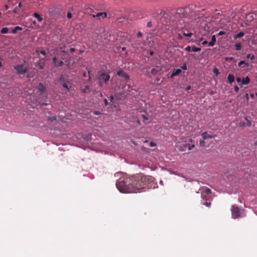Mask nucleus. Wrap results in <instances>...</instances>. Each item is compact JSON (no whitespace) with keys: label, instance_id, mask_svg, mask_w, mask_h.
<instances>
[{"label":"nucleus","instance_id":"obj_8","mask_svg":"<svg viewBox=\"0 0 257 257\" xmlns=\"http://www.w3.org/2000/svg\"><path fill=\"white\" fill-rule=\"evenodd\" d=\"M46 87L45 85L40 83L37 86L38 93L39 95L42 94L46 90Z\"/></svg>","mask_w":257,"mask_h":257},{"label":"nucleus","instance_id":"obj_22","mask_svg":"<svg viewBox=\"0 0 257 257\" xmlns=\"http://www.w3.org/2000/svg\"><path fill=\"white\" fill-rule=\"evenodd\" d=\"M68 82L67 81H65V82H64V83H63L62 84V86L63 88L66 89L67 91H69V88L68 86V85H67V83Z\"/></svg>","mask_w":257,"mask_h":257},{"label":"nucleus","instance_id":"obj_52","mask_svg":"<svg viewBox=\"0 0 257 257\" xmlns=\"http://www.w3.org/2000/svg\"><path fill=\"white\" fill-rule=\"evenodd\" d=\"M143 36V34L141 32H139L138 34H137V36L138 38H140V37H142Z\"/></svg>","mask_w":257,"mask_h":257},{"label":"nucleus","instance_id":"obj_46","mask_svg":"<svg viewBox=\"0 0 257 257\" xmlns=\"http://www.w3.org/2000/svg\"><path fill=\"white\" fill-rule=\"evenodd\" d=\"M152 26V22L151 21H149L147 23V27H149V28H150Z\"/></svg>","mask_w":257,"mask_h":257},{"label":"nucleus","instance_id":"obj_47","mask_svg":"<svg viewBox=\"0 0 257 257\" xmlns=\"http://www.w3.org/2000/svg\"><path fill=\"white\" fill-rule=\"evenodd\" d=\"M177 38L179 40H182L183 39V36L181 35V34H178L177 35Z\"/></svg>","mask_w":257,"mask_h":257},{"label":"nucleus","instance_id":"obj_24","mask_svg":"<svg viewBox=\"0 0 257 257\" xmlns=\"http://www.w3.org/2000/svg\"><path fill=\"white\" fill-rule=\"evenodd\" d=\"M48 119L49 121L53 122L54 121L56 120L57 117L56 116H52L49 117Z\"/></svg>","mask_w":257,"mask_h":257},{"label":"nucleus","instance_id":"obj_9","mask_svg":"<svg viewBox=\"0 0 257 257\" xmlns=\"http://www.w3.org/2000/svg\"><path fill=\"white\" fill-rule=\"evenodd\" d=\"M92 16L94 18L97 17L99 19H100L101 17H102V19H104L107 17V14L105 12H100L97 13L96 15H93Z\"/></svg>","mask_w":257,"mask_h":257},{"label":"nucleus","instance_id":"obj_5","mask_svg":"<svg viewBox=\"0 0 257 257\" xmlns=\"http://www.w3.org/2000/svg\"><path fill=\"white\" fill-rule=\"evenodd\" d=\"M56 51H57V55L61 56L62 60H64L66 58V56L68 54L66 53V51L64 47H59L57 48Z\"/></svg>","mask_w":257,"mask_h":257},{"label":"nucleus","instance_id":"obj_58","mask_svg":"<svg viewBox=\"0 0 257 257\" xmlns=\"http://www.w3.org/2000/svg\"><path fill=\"white\" fill-rule=\"evenodd\" d=\"M113 99H114L113 96L112 95H110L109 97V99H110V101H112Z\"/></svg>","mask_w":257,"mask_h":257},{"label":"nucleus","instance_id":"obj_53","mask_svg":"<svg viewBox=\"0 0 257 257\" xmlns=\"http://www.w3.org/2000/svg\"><path fill=\"white\" fill-rule=\"evenodd\" d=\"M236 80L237 81V83H239L241 82V79L240 77H237L236 79Z\"/></svg>","mask_w":257,"mask_h":257},{"label":"nucleus","instance_id":"obj_35","mask_svg":"<svg viewBox=\"0 0 257 257\" xmlns=\"http://www.w3.org/2000/svg\"><path fill=\"white\" fill-rule=\"evenodd\" d=\"M204 192H205L206 194H210L211 193V190L208 188H206L204 189Z\"/></svg>","mask_w":257,"mask_h":257},{"label":"nucleus","instance_id":"obj_45","mask_svg":"<svg viewBox=\"0 0 257 257\" xmlns=\"http://www.w3.org/2000/svg\"><path fill=\"white\" fill-rule=\"evenodd\" d=\"M67 17L68 19H71L72 18V14L70 12H68L67 14Z\"/></svg>","mask_w":257,"mask_h":257},{"label":"nucleus","instance_id":"obj_39","mask_svg":"<svg viewBox=\"0 0 257 257\" xmlns=\"http://www.w3.org/2000/svg\"><path fill=\"white\" fill-rule=\"evenodd\" d=\"M57 60V58L56 57H54L52 59L53 63L55 64V66H57L56 65V62Z\"/></svg>","mask_w":257,"mask_h":257},{"label":"nucleus","instance_id":"obj_56","mask_svg":"<svg viewBox=\"0 0 257 257\" xmlns=\"http://www.w3.org/2000/svg\"><path fill=\"white\" fill-rule=\"evenodd\" d=\"M239 125L240 126H244L245 125V123L244 122H240L239 123Z\"/></svg>","mask_w":257,"mask_h":257},{"label":"nucleus","instance_id":"obj_44","mask_svg":"<svg viewBox=\"0 0 257 257\" xmlns=\"http://www.w3.org/2000/svg\"><path fill=\"white\" fill-rule=\"evenodd\" d=\"M216 41L215 35H213L211 37V41H213L215 43Z\"/></svg>","mask_w":257,"mask_h":257},{"label":"nucleus","instance_id":"obj_16","mask_svg":"<svg viewBox=\"0 0 257 257\" xmlns=\"http://www.w3.org/2000/svg\"><path fill=\"white\" fill-rule=\"evenodd\" d=\"M91 136H92L91 134L89 133L88 134H86L85 136H84L83 137V139L84 140H85L86 141H89L91 140Z\"/></svg>","mask_w":257,"mask_h":257},{"label":"nucleus","instance_id":"obj_12","mask_svg":"<svg viewBox=\"0 0 257 257\" xmlns=\"http://www.w3.org/2000/svg\"><path fill=\"white\" fill-rule=\"evenodd\" d=\"M35 66L39 69H43L44 68V62H42V60H39L38 62L36 63Z\"/></svg>","mask_w":257,"mask_h":257},{"label":"nucleus","instance_id":"obj_61","mask_svg":"<svg viewBox=\"0 0 257 257\" xmlns=\"http://www.w3.org/2000/svg\"><path fill=\"white\" fill-rule=\"evenodd\" d=\"M245 97H246V98L247 100H248V99H249V97H248V94L247 93H246L245 94Z\"/></svg>","mask_w":257,"mask_h":257},{"label":"nucleus","instance_id":"obj_63","mask_svg":"<svg viewBox=\"0 0 257 257\" xmlns=\"http://www.w3.org/2000/svg\"><path fill=\"white\" fill-rule=\"evenodd\" d=\"M250 97H251L252 98H254V94H253V93L250 94Z\"/></svg>","mask_w":257,"mask_h":257},{"label":"nucleus","instance_id":"obj_30","mask_svg":"<svg viewBox=\"0 0 257 257\" xmlns=\"http://www.w3.org/2000/svg\"><path fill=\"white\" fill-rule=\"evenodd\" d=\"M36 52L37 53H40V54H42L43 55H45L46 54V53L45 50H36Z\"/></svg>","mask_w":257,"mask_h":257},{"label":"nucleus","instance_id":"obj_37","mask_svg":"<svg viewBox=\"0 0 257 257\" xmlns=\"http://www.w3.org/2000/svg\"><path fill=\"white\" fill-rule=\"evenodd\" d=\"M59 81H62L64 82L66 81L67 80H65V78L64 77V76L63 75H61L59 79Z\"/></svg>","mask_w":257,"mask_h":257},{"label":"nucleus","instance_id":"obj_38","mask_svg":"<svg viewBox=\"0 0 257 257\" xmlns=\"http://www.w3.org/2000/svg\"><path fill=\"white\" fill-rule=\"evenodd\" d=\"M225 60L226 61H232L233 60V57H225L224 58Z\"/></svg>","mask_w":257,"mask_h":257},{"label":"nucleus","instance_id":"obj_18","mask_svg":"<svg viewBox=\"0 0 257 257\" xmlns=\"http://www.w3.org/2000/svg\"><path fill=\"white\" fill-rule=\"evenodd\" d=\"M184 146L186 148H187L188 150H191L192 148L195 147L194 145H190L189 144H185Z\"/></svg>","mask_w":257,"mask_h":257},{"label":"nucleus","instance_id":"obj_49","mask_svg":"<svg viewBox=\"0 0 257 257\" xmlns=\"http://www.w3.org/2000/svg\"><path fill=\"white\" fill-rule=\"evenodd\" d=\"M63 65L64 62L62 60H61L59 63V65H57L56 66H62Z\"/></svg>","mask_w":257,"mask_h":257},{"label":"nucleus","instance_id":"obj_59","mask_svg":"<svg viewBox=\"0 0 257 257\" xmlns=\"http://www.w3.org/2000/svg\"><path fill=\"white\" fill-rule=\"evenodd\" d=\"M191 86H190V85H189V86H188L186 87V90H187V91H188V90H190V89H191Z\"/></svg>","mask_w":257,"mask_h":257},{"label":"nucleus","instance_id":"obj_50","mask_svg":"<svg viewBox=\"0 0 257 257\" xmlns=\"http://www.w3.org/2000/svg\"><path fill=\"white\" fill-rule=\"evenodd\" d=\"M225 34V32L224 31H220L219 33H218V35L219 36H222V35H223Z\"/></svg>","mask_w":257,"mask_h":257},{"label":"nucleus","instance_id":"obj_6","mask_svg":"<svg viewBox=\"0 0 257 257\" xmlns=\"http://www.w3.org/2000/svg\"><path fill=\"white\" fill-rule=\"evenodd\" d=\"M15 69L17 71L18 73L20 74H25L28 70L27 68H24V65H18L14 67Z\"/></svg>","mask_w":257,"mask_h":257},{"label":"nucleus","instance_id":"obj_64","mask_svg":"<svg viewBox=\"0 0 257 257\" xmlns=\"http://www.w3.org/2000/svg\"><path fill=\"white\" fill-rule=\"evenodd\" d=\"M149 53H150V55L152 56L154 54V52L153 51H150Z\"/></svg>","mask_w":257,"mask_h":257},{"label":"nucleus","instance_id":"obj_28","mask_svg":"<svg viewBox=\"0 0 257 257\" xmlns=\"http://www.w3.org/2000/svg\"><path fill=\"white\" fill-rule=\"evenodd\" d=\"M205 140H201L199 141V145L200 147H204L205 145Z\"/></svg>","mask_w":257,"mask_h":257},{"label":"nucleus","instance_id":"obj_21","mask_svg":"<svg viewBox=\"0 0 257 257\" xmlns=\"http://www.w3.org/2000/svg\"><path fill=\"white\" fill-rule=\"evenodd\" d=\"M201 48L200 47H196L195 46H193L192 47V52H199L201 51Z\"/></svg>","mask_w":257,"mask_h":257},{"label":"nucleus","instance_id":"obj_48","mask_svg":"<svg viewBox=\"0 0 257 257\" xmlns=\"http://www.w3.org/2000/svg\"><path fill=\"white\" fill-rule=\"evenodd\" d=\"M214 44H215V42L211 41L208 43L209 46L210 47L213 46L214 45Z\"/></svg>","mask_w":257,"mask_h":257},{"label":"nucleus","instance_id":"obj_43","mask_svg":"<svg viewBox=\"0 0 257 257\" xmlns=\"http://www.w3.org/2000/svg\"><path fill=\"white\" fill-rule=\"evenodd\" d=\"M156 146V144L153 142H151L150 143V146L151 147H155Z\"/></svg>","mask_w":257,"mask_h":257},{"label":"nucleus","instance_id":"obj_29","mask_svg":"<svg viewBox=\"0 0 257 257\" xmlns=\"http://www.w3.org/2000/svg\"><path fill=\"white\" fill-rule=\"evenodd\" d=\"M158 71L155 69V68H152V70H151V73L153 75H156L157 73H158Z\"/></svg>","mask_w":257,"mask_h":257},{"label":"nucleus","instance_id":"obj_60","mask_svg":"<svg viewBox=\"0 0 257 257\" xmlns=\"http://www.w3.org/2000/svg\"><path fill=\"white\" fill-rule=\"evenodd\" d=\"M208 43V42L207 41H204L202 43V44L203 45H205Z\"/></svg>","mask_w":257,"mask_h":257},{"label":"nucleus","instance_id":"obj_27","mask_svg":"<svg viewBox=\"0 0 257 257\" xmlns=\"http://www.w3.org/2000/svg\"><path fill=\"white\" fill-rule=\"evenodd\" d=\"M89 89V87L88 85H85L84 88L81 89V91L83 93H86Z\"/></svg>","mask_w":257,"mask_h":257},{"label":"nucleus","instance_id":"obj_7","mask_svg":"<svg viewBox=\"0 0 257 257\" xmlns=\"http://www.w3.org/2000/svg\"><path fill=\"white\" fill-rule=\"evenodd\" d=\"M117 75L124 78V79L126 81H128L130 79L129 75L122 70H119L117 71Z\"/></svg>","mask_w":257,"mask_h":257},{"label":"nucleus","instance_id":"obj_57","mask_svg":"<svg viewBox=\"0 0 257 257\" xmlns=\"http://www.w3.org/2000/svg\"><path fill=\"white\" fill-rule=\"evenodd\" d=\"M142 117L144 118V120H143L144 121H145V120L148 119V118L147 117H146L145 115H142Z\"/></svg>","mask_w":257,"mask_h":257},{"label":"nucleus","instance_id":"obj_17","mask_svg":"<svg viewBox=\"0 0 257 257\" xmlns=\"http://www.w3.org/2000/svg\"><path fill=\"white\" fill-rule=\"evenodd\" d=\"M244 35V33L240 32L238 33V34H236L234 36V39H239V38H241V37H242Z\"/></svg>","mask_w":257,"mask_h":257},{"label":"nucleus","instance_id":"obj_1","mask_svg":"<svg viewBox=\"0 0 257 257\" xmlns=\"http://www.w3.org/2000/svg\"><path fill=\"white\" fill-rule=\"evenodd\" d=\"M132 185L134 188V193L140 192L145 189L148 184L153 181V178L143 174H136L130 177Z\"/></svg>","mask_w":257,"mask_h":257},{"label":"nucleus","instance_id":"obj_14","mask_svg":"<svg viewBox=\"0 0 257 257\" xmlns=\"http://www.w3.org/2000/svg\"><path fill=\"white\" fill-rule=\"evenodd\" d=\"M227 79L228 82L230 84L232 83L234 81V76L233 75L229 74L228 75Z\"/></svg>","mask_w":257,"mask_h":257},{"label":"nucleus","instance_id":"obj_41","mask_svg":"<svg viewBox=\"0 0 257 257\" xmlns=\"http://www.w3.org/2000/svg\"><path fill=\"white\" fill-rule=\"evenodd\" d=\"M36 102H38V104H40L41 106H46V105H47L48 104V103H44V102L41 103L40 101L38 102L37 100H36Z\"/></svg>","mask_w":257,"mask_h":257},{"label":"nucleus","instance_id":"obj_54","mask_svg":"<svg viewBox=\"0 0 257 257\" xmlns=\"http://www.w3.org/2000/svg\"><path fill=\"white\" fill-rule=\"evenodd\" d=\"M104 104H105V105L106 106V105H107L108 104V101H107V99H106V98H105V99H104Z\"/></svg>","mask_w":257,"mask_h":257},{"label":"nucleus","instance_id":"obj_40","mask_svg":"<svg viewBox=\"0 0 257 257\" xmlns=\"http://www.w3.org/2000/svg\"><path fill=\"white\" fill-rule=\"evenodd\" d=\"M93 113L95 115H99L101 113L100 111H97V110H95L93 112Z\"/></svg>","mask_w":257,"mask_h":257},{"label":"nucleus","instance_id":"obj_51","mask_svg":"<svg viewBox=\"0 0 257 257\" xmlns=\"http://www.w3.org/2000/svg\"><path fill=\"white\" fill-rule=\"evenodd\" d=\"M239 90V88L237 85L234 87V90L235 92H238Z\"/></svg>","mask_w":257,"mask_h":257},{"label":"nucleus","instance_id":"obj_23","mask_svg":"<svg viewBox=\"0 0 257 257\" xmlns=\"http://www.w3.org/2000/svg\"><path fill=\"white\" fill-rule=\"evenodd\" d=\"M9 32V29L7 27H5L4 28H3L2 30H1V33L2 34H7Z\"/></svg>","mask_w":257,"mask_h":257},{"label":"nucleus","instance_id":"obj_10","mask_svg":"<svg viewBox=\"0 0 257 257\" xmlns=\"http://www.w3.org/2000/svg\"><path fill=\"white\" fill-rule=\"evenodd\" d=\"M201 136L203 140H206L207 139L214 138L216 136L209 135L206 132H205L201 134Z\"/></svg>","mask_w":257,"mask_h":257},{"label":"nucleus","instance_id":"obj_4","mask_svg":"<svg viewBox=\"0 0 257 257\" xmlns=\"http://www.w3.org/2000/svg\"><path fill=\"white\" fill-rule=\"evenodd\" d=\"M231 216L233 219H236L240 217V210L236 205H233L231 208Z\"/></svg>","mask_w":257,"mask_h":257},{"label":"nucleus","instance_id":"obj_32","mask_svg":"<svg viewBox=\"0 0 257 257\" xmlns=\"http://www.w3.org/2000/svg\"><path fill=\"white\" fill-rule=\"evenodd\" d=\"M245 120H246L247 122H246V125L247 126H250L251 124V121L248 119V118L246 117H245Z\"/></svg>","mask_w":257,"mask_h":257},{"label":"nucleus","instance_id":"obj_42","mask_svg":"<svg viewBox=\"0 0 257 257\" xmlns=\"http://www.w3.org/2000/svg\"><path fill=\"white\" fill-rule=\"evenodd\" d=\"M181 68L183 69V70H186L187 69V65L185 63H184L183 66L181 67Z\"/></svg>","mask_w":257,"mask_h":257},{"label":"nucleus","instance_id":"obj_36","mask_svg":"<svg viewBox=\"0 0 257 257\" xmlns=\"http://www.w3.org/2000/svg\"><path fill=\"white\" fill-rule=\"evenodd\" d=\"M185 50L188 51V52H191L192 51V47H190V46H187L186 48H185Z\"/></svg>","mask_w":257,"mask_h":257},{"label":"nucleus","instance_id":"obj_31","mask_svg":"<svg viewBox=\"0 0 257 257\" xmlns=\"http://www.w3.org/2000/svg\"><path fill=\"white\" fill-rule=\"evenodd\" d=\"M201 204L203 205H205L208 207H209L211 205V203L208 202H202Z\"/></svg>","mask_w":257,"mask_h":257},{"label":"nucleus","instance_id":"obj_33","mask_svg":"<svg viewBox=\"0 0 257 257\" xmlns=\"http://www.w3.org/2000/svg\"><path fill=\"white\" fill-rule=\"evenodd\" d=\"M246 57L247 58L250 59L251 60H253L254 59V56L253 55L250 54H248L247 55Z\"/></svg>","mask_w":257,"mask_h":257},{"label":"nucleus","instance_id":"obj_26","mask_svg":"<svg viewBox=\"0 0 257 257\" xmlns=\"http://www.w3.org/2000/svg\"><path fill=\"white\" fill-rule=\"evenodd\" d=\"M213 72L215 74V75L216 76H218L220 74L219 70L216 67L214 68Z\"/></svg>","mask_w":257,"mask_h":257},{"label":"nucleus","instance_id":"obj_34","mask_svg":"<svg viewBox=\"0 0 257 257\" xmlns=\"http://www.w3.org/2000/svg\"><path fill=\"white\" fill-rule=\"evenodd\" d=\"M183 35L185 37H191L193 35V34L192 33H183Z\"/></svg>","mask_w":257,"mask_h":257},{"label":"nucleus","instance_id":"obj_3","mask_svg":"<svg viewBox=\"0 0 257 257\" xmlns=\"http://www.w3.org/2000/svg\"><path fill=\"white\" fill-rule=\"evenodd\" d=\"M98 79L100 80H103L105 83H107L110 79V75L108 73H106L104 70H100L99 71Z\"/></svg>","mask_w":257,"mask_h":257},{"label":"nucleus","instance_id":"obj_15","mask_svg":"<svg viewBox=\"0 0 257 257\" xmlns=\"http://www.w3.org/2000/svg\"><path fill=\"white\" fill-rule=\"evenodd\" d=\"M33 16L34 17H35V18H36L38 21L39 22H41L43 21V17L42 16L40 15L38 13H35L33 15Z\"/></svg>","mask_w":257,"mask_h":257},{"label":"nucleus","instance_id":"obj_2","mask_svg":"<svg viewBox=\"0 0 257 257\" xmlns=\"http://www.w3.org/2000/svg\"><path fill=\"white\" fill-rule=\"evenodd\" d=\"M116 186L121 193H132L135 192V189L132 187L130 177L125 179H119L116 183Z\"/></svg>","mask_w":257,"mask_h":257},{"label":"nucleus","instance_id":"obj_11","mask_svg":"<svg viewBox=\"0 0 257 257\" xmlns=\"http://www.w3.org/2000/svg\"><path fill=\"white\" fill-rule=\"evenodd\" d=\"M181 72H182V70L180 69H174L172 71V72L170 77L172 78L174 77H175V76L181 73Z\"/></svg>","mask_w":257,"mask_h":257},{"label":"nucleus","instance_id":"obj_55","mask_svg":"<svg viewBox=\"0 0 257 257\" xmlns=\"http://www.w3.org/2000/svg\"><path fill=\"white\" fill-rule=\"evenodd\" d=\"M75 51V49L74 48H71L69 50V51L71 52V53H73L74 52V51Z\"/></svg>","mask_w":257,"mask_h":257},{"label":"nucleus","instance_id":"obj_13","mask_svg":"<svg viewBox=\"0 0 257 257\" xmlns=\"http://www.w3.org/2000/svg\"><path fill=\"white\" fill-rule=\"evenodd\" d=\"M250 82V79L248 76H246L245 78L242 80L241 86L242 85H247Z\"/></svg>","mask_w":257,"mask_h":257},{"label":"nucleus","instance_id":"obj_20","mask_svg":"<svg viewBox=\"0 0 257 257\" xmlns=\"http://www.w3.org/2000/svg\"><path fill=\"white\" fill-rule=\"evenodd\" d=\"M22 28L19 26H17L12 30V33L16 34L18 30H22Z\"/></svg>","mask_w":257,"mask_h":257},{"label":"nucleus","instance_id":"obj_62","mask_svg":"<svg viewBox=\"0 0 257 257\" xmlns=\"http://www.w3.org/2000/svg\"><path fill=\"white\" fill-rule=\"evenodd\" d=\"M13 12H14V13H17V8H16L14 10Z\"/></svg>","mask_w":257,"mask_h":257},{"label":"nucleus","instance_id":"obj_25","mask_svg":"<svg viewBox=\"0 0 257 257\" xmlns=\"http://www.w3.org/2000/svg\"><path fill=\"white\" fill-rule=\"evenodd\" d=\"M235 49L237 51H239L241 49V46L240 43L236 44L234 45Z\"/></svg>","mask_w":257,"mask_h":257},{"label":"nucleus","instance_id":"obj_19","mask_svg":"<svg viewBox=\"0 0 257 257\" xmlns=\"http://www.w3.org/2000/svg\"><path fill=\"white\" fill-rule=\"evenodd\" d=\"M242 65H244V66H248V64L243 60L239 61V63H238V66L239 67H242Z\"/></svg>","mask_w":257,"mask_h":257}]
</instances>
